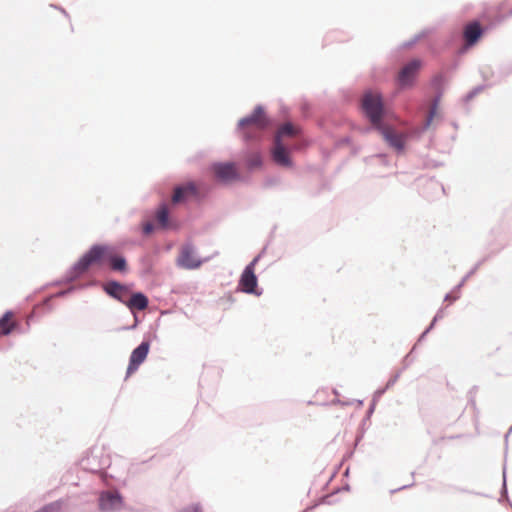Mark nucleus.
Wrapping results in <instances>:
<instances>
[{
  "mask_svg": "<svg viewBox=\"0 0 512 512\" xmlns=\"http://www.w3.org/2000/svg\"><path fill=\"white\" fill-rule=\"evenodd\" d=\"M377 129L381 132L382 136L391 147L397 151L403 150L406 142L405 134L398 133L391 127L383 125L378 126Z\"/></svg>",
  "mask_w": 512,
  "mask_h": 512,
  "instance_id": "9d476101",
  "label": "nucleus"
},
{
  "mask_svg": "<svg viewBox=\"0 0 512 512\" xmlns=\"http://www.w3.org/2000/svg\"><path fill=\"white\" fill-rule=\"evenodd\" d=\"M269 120L262 107L258 106L252 115L239 121V129L246 140L257 139L268 127Z\"/></svg>",
  "mask_w": 512,
  "mask_h": 512,
  "instance_id": "7ed1b4c3",
  "label": "nucleus"
},
{
  "mask_svg": "<svg viewBox=\"0 0 512 512\" xmlns=\"http://www.w3.org/2000/svg\"><path fill=\"white\" fill-rule=\"evenodd\" d=\"M422 67L419 59H413L405 64L398 72L397 82L401 88L412 87L415 83L417 75Z\"/></svg>",
  "mask_w": 512,
  "mask_h": 512,
  "instance_id": "39448f33",
  "label": "nucleus"
},
{
  "mask_svg": "<svg viewBox=\"0 0 512 512\" xmlns=\"http://www.w3.org/2000/svg\"><path fill=\"white\" fill-rule=\"evenodd\" d=\"M156 219L163 228H166L168 226V209L165 205H162L158 209L156 213Z\"/></svg>",
  "mask_w": 512,
  "mask_h": 512,
  "instance_id": "a211bd4d",
  "label": "nucleus"
},
{
  "mask_svg": "<svg viewBox=\"0 0 512 512\" xmlns=\"http://www.w3.org/2000/svg\"><path fill=\"white\" fill-rule=\"evenodd\" d=\"M104 290L107 294H109L113 298L121 301L124 304L126 303L128 289L124 285H122L116 281H110L104 285Z\"/></svg>",
  "mask_w": 512,
  "mask_h": 512,
  "instance_id": "f8f14e48",
  "label": "nucleus"
},
{
  "mask_svg": "<svg viewBox=\"0 0 512 512\" xmlns=\"http://www.w3.org/2000/svg\"><path fill=\"white\" fill-rule=\"evenodd\" d=\"M131 310H144L148 306V299L142 293L133 294L125 303Z\"/></svg>",
  "mask_w": 512,
  "mask_h": 512,
  "instance_id": "2eb2a0df",
  "label": "nucleus"
},
{
  "mask_svg": "<svg viewBox=\"0 0 512 512\" xmlns=\"http://www.w3.org/2000/svg\"><path fill=\"white\" fill-rule=\"evenodd\" d=\"M177 263L185 269H197L201 266L202 261L196 256L191 245H184L180 250Z\"/></svg>",
  "mask_w": 512,
  "mask_h": 512,
  "instance_id": "6e6552de",
  "label": "nucleus"
},
{
  "mask_svg": "<svg viewBox=\"0 0 512 512\" xmlns=\"http://www.w3.org/2000/svg\"><path fill=\"white\" fill-rule=\"evenodd\" d=\"M482 35V29L479 23L473 22L468 24L464 29V38L468 45H473Z\"/></svg>",
  "mask_w": 512,
  "mask_h": 512,
  "instance_id": "4468645a",
  "label": "nucleus"
},
{
  "mask_svg": "<svg viewBox=\"0 0 512 512\" xmlns=\"http://www.w3.org/2000/svg\"><path fill=\"white\" fill-rule=\"evenodd\" d=\"M256 262L257 259H254L249 265H247L240 277L239 286L245 293H256L257 277L254 272Z\"/></svg>",
  "mask_w": 512,
  "mask_h": 512,
  "instance_id": "0eeeda50",
  "label": "nucleus"
},
{
  "mask_svg": "<svg viewBox=\"0 0 512 512\" xmlns=\"http://www.w3.org/2000/svg\"><path fill=\"white\" fill-rule=\"evenodd\" d=\"M435 113H436V105H434V107L430 110V114H429V117L427 120V125H429L431 123Z\"/></svg>",
  "mask_w": 512,
  "mask_h": 512,
  "instance_id": "412c9836",
  "label": "nucleus"
},
{
  "mask_svg": "<svg viewBox=\"0 0 512 512\" xmlns=\"http://www.w3.org/2000/svg\"><path fill=\"white\" fill-rule=\"evenodd\" d=\"M197 188L194 183H188L184 186L177 187L174 191L172 201L174 203L181 202L189 196H196Z\"/></svg>",
  "mask_w": 512,
  "mask_h": 512,
  "instance_id": "ddd939ff",
  "label": "nucleus"
},
{
  "mask_svg": "<svg viewBox=\"0 0 512 512\" xmlns=\"http://www.w3.org/2000/svg\"><path fill=\"white\" fill-rule=\"evenodd\" d=\"M246 165L249 169L259 168L262 165V157L259 153H252L246 158Z\"/></svg>",
  "mask_w": 512,
  "mask_h": 512,
  "instance_id": "f3484780",
  "label": "nucleus"
},
{
  "mask_svg": "<svg viewBox=\"0 0 512 512\" xmlns=\"http://www.w3.org/2000/svg\"><path fill=\"white\" fill-rule=\"evenodd\" d=\"M446 299H447V300H450V301L455 300V298H450V296H446Z\"/></svg>",
  "mask_w": 512,
  "mask_h": 512,
  "instance_id": "4be33fe9",
  "label": "nucleus"
},
{
  "mask_svg": "<svg viewBox=\"0 0 512 512\" xmlns=\"http://www.w3.org/2000/svg\"><path fill=\"white\" fill-rule=\"evenodd\" d=\"M108 264L113 271L125 273L128 269L126 259L113 245H93L78 261L77 270L86 271L93 265L102 266Z\"/></svg>",
  "mask_w": 512,
  "mask_h": 512,
  "instance_id": "f257e3e1",
  "label": "nucleus"
},
{
  "mask_svg": "<svg viewBox=\"0 0 512 512\" xmlns=\"http://www.w3.org/2000/svg\"><path fill=\"white\" fill-rule=\"evenodd\" d=\"M212 170L216 178L222 182H232L240 179L235 163H215Z\"/></svg>",
  "mask_w": 512,
  "mask_h": 512,
  "instance_id": "423d86ee",
  "label": "nucleus"
},
{
  "mask_svg": "<svg viewBox=\"0 0 512 512\" xmlns=\"http://www.w3.org/2000/svg\"><path fill=\"white\" fill-rule=\"evenodd\" d=\"M298 133L299 128L291 123H285L278 129L271 151L275 163L284 167L291 166V159L284 140L285 138H294Z\"/></svg>",
  "mask_w": 512,
  "mask_h": 512,
  "instance_id": "f03ea898",
  "label": "nucleus"
},
{
  "mask_svg": "<svg viewBox=\"0 0 512 512\" xmlns=\"http://www.w3.org/2000/svg\"><path fill=\"white\" fill-rule=\"evenodd\" d=\"M99 506L103 511L118 510L122 506V497L118 492H104L100 496Z\"/></svg>",
  "mask_w": 512,
  "mask_h": 512,
  "instance_id": "9b49d317",
  "label": "nucleus"
},
{
  "mask_svg": "<svg viewBox=\"0 0 512 512\" xmlns=\"http://www.w3.org/2000/svg\"><path fill=\"white\" fill-rule=\"evenodd\" d=\"M150 345L148 342H142L135 348L130 356L129 365L127 368V376L132 375L139 366L145 361L149 352Z\"/></svg>",
  "mask_w": 512,
  "mask_h": 512,
  "instance_id": "1a4fd4ad",
  "label": "nucleus"
},
{
  "mask_svg": "<svg viewBox=\"0 0 512 512\" xmlns=\"http://www.w3.org/2000/svg\"><path fill=\"white\" fill-rule=\"evenodd\" d=\"M182 512H202V510L198 505H192Z\"/></svg>",
  "mask_w": 512,
  "mask_h": 512,
  "instance_id": "aec40b11",
  "label": "nucleus"
},
{
  "mask_svg": "<svg viewBox=\"0 0 512 512\" xmlns=\"http://www.w3.org/2000/svg\"><path fill=\"white\" fill-rule=\"evenodd\" d=\"M15 326L16 323L13 320V314L11 312H6L0 319V334L8 335Z\"/></svg>",
  "mask_w": 512,
  "mask_h": 512,
  "instance_id": "dca6fc26",
  "label": "nucleus"
},
{
  "mask_svg": "<svg viewBox=\"0 0 512 512\" xmlns=\"http://www.w3.org/2000/svg\"><path fill=\"white\" fill-rule=\"evenodd\" d=\"M153 229H154V226L150 222H147L143 225V233L146 235L150 234L153 231Z\"/></svg>",
  "mask_w": 512,
  "mask_h": 512,
  "instance_id": "6ab92c4d",
  "label": "nucleus"
},
{
  "mask_svg": "<svg viewBox=\"0 0 512 512\" xmlns=\"http://www.w3.org/2000/svg\"><path fill=\"white\" fill-rule=\"evenodd\" d=\"M362 107L365 114L376 128L382 125L381 119L383 113V103L381 96L378 93H366L362 100Z\"/></svg>",
  "mask_w": 512,
  "mask_h": 512,
  "instance_id": "20e7f679",
  "label": "nucleus"
}]
</instances>
